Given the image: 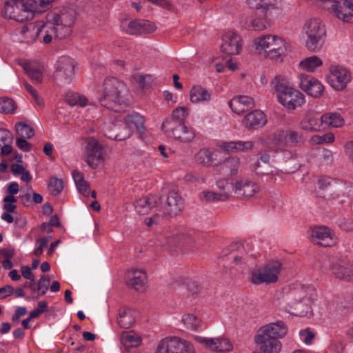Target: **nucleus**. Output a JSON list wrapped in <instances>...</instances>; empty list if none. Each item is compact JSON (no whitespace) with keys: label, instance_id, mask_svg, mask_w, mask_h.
Returning <instances> with one entry per match:
<instances>
[{"label":"nucleus","instance_id":"nucleus-22","mask_svg":"<svg viewBox=\"0 0 353 353\" xmlns=\"http://www.w3.org/2000/svg\"><path fill=\"white\" fill-rule=\"evenodd\" d=\"M226 263L231 268L238 267L239 270L243 272L246 270V267H249L253 262L254 258L248 256L245 253H238L232 252L225 257Z\"/></svg>","mask_w":353,"mask_h":353},{"label":"nucleus","instance_id":"nucleus-8","mask_svg":"<svg viewBox=\"0 0 353 353\" xmlns=\"http://www.w3.org/2000/svg\"><path fill=\"white\" fill-rule=\"evenodd\" d=\"M281 270V263L274 261L252 272L250 281L254 284L272 283L278 280Z\"/></svg>","mask_w":353,"mask_h":353},{"label":"nucleus","instance_id":"nucleus-4","mask_svg":"<svg viewBox=\"0 0 353 353\" xmlns=\"http://www.w3.org/2000/svg\"><path fill=\"white\" fill-rule=\"evenodd\" d=\"M101 95L99 101L101 105L115 112L125 111L128 104L125 97L126 88L125 84L116 78L106 79L101 90Z\"/></svg>","mask_w":353,"mask_h":353},{"label":"nucleus","instance_id":"nucleus-46","mask_svg":"<svg viewBox=\"0 0 353 353\" xmlns=\"http://www.w3.org/2000/svg\"><path fill=\"white\" fill-rule=\"evenodd\" d=\"M255 15L256 17L250 22V26L253 30L262 31L270 26V23L268 20V15L261 14Z\"/></svg>","mask_w":353,"mask_h":353},{"label":"nucleus","instance_id":"nucleus-7","mask_svg":"<svg viewBox=\"0 0 353 353\" xmlns=\"http://www.w3.org/2000/svg\"><path fill=\"white\" fill-rule=\"evenodd\" d=\"M47 19L58 32V38L63 39L70 34L76 19V12L72 8H62L48 14Z\"/></svg>","mask_w":353,"mask_h":353},{"label":"nucleus","instance_id":"nucleus-45","mask_svg":"<svg viewBox=\"0 0 353 353\" xmlns=\"http://www.w3.org/2000/svg\"><path fill=\"white\" fill-rule=\"evenodd\" d=\"M121 341L125 348L128 349L139 345L141 343V339L137 333L130 331L122 334Z\"/></svg>","mask_w":353,"mask_h":353},{"label":"nucleus","instance_id":"nucleus-31","mask_svg":"<svg viewBox=\"0 0 353 353\" xmlns=\"http://www.w3.org/2000/svg\"><path fill=\"white\" fill-rule=\"evenodd\" d=\"M145 119L139 113L132 112L124 118V124L126 128H129L132 134L133 130L137 129L139 134H143L145 131Z\"/></svg>","mask_w":353,"mask_h":353},{"label":"nucleus","instance_id":"nucleus-3","mask_svg":"<svg viewBox=\"0 0 353 353\" xmlns=\"http://www.w3.org/2000/svg\"><path fill=\"white\" fill-rule=\"evenodd\" d=\"M288 327L281 321L261 327L254 336V342L263 353H279L282 345L279 338L284 337Z\"/></svg>","mask_w":353,"mask_h":353},{"label":"nucleus","instance_id":"nucleus-29","mask_svg":"<svg viewBox=\"0 0 353 353\" xmlns=\"http://www.w3.org/2000/svg\"><path fill=\"white\" fill-rule=\"evenodd\" d=\"M229 105L234 113L241 114L254 108V101L248 96H238L229 101Z\"/></svg>","mask_w":353,"mask_h":353},{"label":"nucleus","instance_id":"nucleus-20","mask_svg":"<svg viewBox=\"0 0 353 353\" xmlns=\"http://www.w3.org/2000/svg\"><path fill=\"white\" fill-rule=\"evenodd\" d=\"M35 26L37 39L40 42L48 44L52 41L53 38H58V32L48 19L47 23H44L42 21H39L35 23Z\"/></svg>","mask_w":353,"mask_h":353},{"label":"nucleus","instance_id":"nucleus-10","mask_svg":"<svg viewBox=\"0 0 353 353\" xmlns=\"http://www.w3.org/2000/svg\"><path fill=\"white\" fill-rule=\"evenodd\" d=\"M323 6L330 5L329 11L345 23H353V0H319Z\"/></svg>","mask_w":353,"mask_h":353},{"label":"nucleus","instance_id":"nucleus-15","mask_svg":"<svg viewBox=\"0 0 353 353\" xmlns=\"http://www.w3.org/2000/svg\"><path fill=\"white\" fill-rule=\"evenodd\" d=\"M194 339L206 348L214 352H228L233 349V345L230 341L223 336L206 338L196 336Z\"/></svg>","mask_w":353,"mask_h":353},{"label":"nucleus","instance_id":"nucleus-49","mask_svg":"<svg viewBox=\"0 0 353 353\" xmlns=\"http://www.w3.org/2000/svg\"><path fill=\"white\" fill-rule=\"evenodd\" d=\"M72 177L78 190L85 196H88L89 184L84 180L83 174L79 171L72 172Z\"/></svg>","mask_w":353,"mask_h":353},{"label":"nucleus","instance_id":"nucleus-33","mask_svg":"<svg viewBox=\"0 0 353 353\" xmlns=\"http://www.w3.org/2000/svg\"><path fill=\"white\" fill-rule=\"evenodd\" d=\"M190 99L196 104L208 103L211 100V93L207 88L196 85L190 91Z\"/></svg>","mask_w":353,"mask_h":353},{"label":"nucleus","instance_id":"nucleus-57","mask_svg":"<svg viewBox=\"0 0 353 353\" xmlns=\"http://www.w3.org/2000/svg\"><path fill=\"white\" fill-rule=\"evenodd\" d=\"M16 202L17 199L13 195H6L3 198V210L6 212H13L17 208Z\"/></svg>","mask_w":353,"mask_h":353},{"label":"nucleus","instance_id":"nucleus-60","mask_svg":"<svg viewBox=\"0 0 353 353\" xmlns=\"http://www.w3.org/2000/svg\"><path fill=\"white\" fill-rule=\"evenodd\" d=\"M149 2L157 5L162 8L166 9L169 11L175 12L176 8L170 2L167 0H148Z\"/></svg>","mask_w":353,"mask_h":353},{"label":"nucleus","instance_id":"nucleus-9","mask_svg":"<svg viewBox=\"0 0 353 353\" xmlns=\"http://www.w3.org/2000/svg\"><path fill=\"white\" fill-rule=\"evenodd\" d=\"M83 158L87 164L93 169L97 168L104 161V149L97 139L93 137L86 139Z\"/></svg>","mask_w":353,"mask_h":353},{"label":"nucleus","instance_id":"nucleus-25","mask_svg":"<svg viewBox=\"0 0 353 353\" xmlns=\"http://www.w3.org/2000/svg\"><path fill=\"white\" fill-rule=\"evenodd\" d=\"M267 123V118L263 112L254 110L247 114L242 121L245 128L248 130L258 129L264 126Z\"/></svg>","mask_w":353,"mask_h":353},{"label":"nucleus","instance_id":"nucleus-16","mask_svg":"<svg viewBox=\"0 0 353 353\" xmlns=\"http://www.w3.org/2000/svg\"><path fill=\"white\" fill-rule=\"evenodd\" d=\"M312 241L323 247H331L336 244L337 239L334 232L327 227L319 226L312 230Z\"/></svg>","mask_w":353,"mask_h":353},{"label":"nucleus","instance_id":"nucleus-30","mask_svg":"<svg viewBox=\"0 0 353 353\" xmlns=\"http://www.w3.org/2000/svg\"><path fill=\"white\" fill-rule=\"evenodd\" d=\"M241 168V159L237 157H230L217 166L216 171L225 176L236 175Z\"/></svg>","mask_w":353,"mask_h":353},{"label":"nucleus","instance_id":"nucleus-28","mask_svg":"<svg viewBox=\"0 0 353 353\" xmlns=\"http://www.w3.org/2000/svg\"><path fill=\"white\" fill-rule=\"evenodd\" d=\"M126 283L128 285L139 290L143 287L147 281L146 273L143 270L132 268L125 275Z\"/></svg>","mask_w":353,"mask_h":353},{"label":"nucleus","instance_id":"nucleus-36","mask_svg":"<svg viewBox=\"0 0 353 353\" xmlns=\"http://www.w3.org/2000/svg\"><path fill=\"white\" fill-rule=\"evenodd\" d=\"M254 147V142L252 141H237L224 142L222 145L223 150L228 152H244L252 150Z\"/></svg>","mask_w":353,"mask_h":353},{"label":"nucleus","instance_id":"nucleus-17","mask_svg":"<svg viewBox=\"0 0 353 353\" xmlns=\"http://www.w3.org/2000/svg\"><path fill=\"white\" fill-rule=\"evenodd\" d=\"M75 61L69 57H60L56 63V75L61 81L70 83L74 77Z\"/></svg>","mask_w":353,"mask_h":353},{"label":"nucleus","instance_id":"nucleus-44","mask_svg":"<svg viewBox=\"0 0 353 353\" xmlns=\"http://www.w3.org/2000/svg\"><path fill=\"white\" fill-rule=\"evenodd\" d=\"M134 316L129 309L121 310L118 317V323L120 327L128 329L134 323Z\"/></svg>","mask_w":353,"mask_h":353},{"label":"nucleus","instance_id":"nucleus-24","mask_svg":"<svg viewBox=\"0 0 353 353\" xmlns=\"http://www.w3.org/2000/svg\"><path fill=\"white\" fill-rule=\"evenodd\" d=\"M169 132H172L176 140L183 143L191 142L196 137L194 129L185 125L184 123H178L177 125L170 128Z\"/></svg>","mask_w":353,"mask_h":353},{"label":"nucleus","instance_id":"nucleus-54","mask_svg":"<svg viewBox=\"0 0 353 353\" xmlns=\"http://www.w3.org/2000/svg\"><path fill=\"white\" fill-rule=\"evenodd\" d=\"M270 156L268 154H261V157H260V160L261 161H262L263 163L265 164V167L267 168L266 169H263L261 165H260V162L259 161H257L254 166V172L259 174V175H264V174H270L272 173V172H269L268 171V169L269 168V161H270Z\"/></svg>","mask_w":353,"mask_h":353},{"label":"nucleus","instance_id":"nucleus-62","mask_svg":"<svg viewBox=\"0 0 353 353\" xmlns=\"http://www.w3.org/2000/svg\"><path fill=\"white\" fill-rule=\"evenodd\" d=\"M48 243V239L46 238H41L36 242L37 247L34 250V254L40 256L43 253V248L46 247Z\"/></svg>","mask_w":353,"mask_h":353},{"label":"nucleus","instance_id":"nucleus-63","mask_svg":"<svg viewBox=\"0 0 353 353\" xmlns=\"http://www.w3.org/2000/svg\"><path fill=\"white\" fill-rule=\"evenodd\" d=\"M17 146L24 152H28L32 148V145L29 143L24 138H18L16 140Z\"/></svg>","mask_w":353,"mask_h":353},{"label":"nucleus","instance_id":"nucleus-19","mask_svg":"<svg viewBox=\"0 0 353 353\" xmlns=\"http://www.w3.org/2000/svg\"><path fill=\"white\" fill-rule=\"evenodd\" d=\"M232 192L237 197H251L258 191V185L253 181L245 179L239 178L231 184Z\"/></svg>","mask_w":353,"mask_h":353},{"label":"nucleus","instance_id":"nucleus-32","mask_svg":"<svg viewBox=\"0 0 353 353\" xmlns=\"http://www.w3.org/2000/svg\"><path fill=\"white\" fill-rule=\"evenodd\" d=\"M302 130L308 132H318L323 130L322 116L319 117L314 114H307L301 121Z\"/></svg>","mask_w":353,"mask_h":353},{"label":"nucleus","instance_id":"nucleus-51","mask_svg":"<svg viewBox=\"0 0 353 353\" xmlns=\"http://www.w3.org/2000/svg\"><path fill=\"white\" fill-rule=\"evenodd\" d=\"M185 325L190 330H197L201 326V321L192 314H185L182 317Z\"/></svg>","mask_w":353,"mask_h":353},{"label":"nucleus","instance_id":"nucleus-6","mask_svg":"<svg viewBox=\"0 0 353 353\" xmlns=\"http://www.w3.org/2000/svg\"><path fill=\"white\" fill-rule=\"evenodd\" d=\"M302 32L306 37L305 45L308 50L317 52L322 49L326 37V27L321 19L314 17L307 20Z\"/></svg>","mask_w":353,"mask_h":353},{"label":"nucleus","instance_id":"nucleus-58","mask_svg":"<svg viewBox=\"0 0 353 353\" xmlns=\"http://www.w3.org/2000/svg\"><path fill=\"white\" fill-rule=\"evenodd\" d=\"M132 78L134 81L141 88L145 87L147 83H150L153 80V77L151 74H134Z\"/></svg>","mask_w":353,"mask_h":353},{"label":"nucleus","instance_id":"nucleus-47","mask_svg":"<svg viewBox=\"0 0 353 353\" xmlns=\"http://www.w3.org/2000/svg\"><path fill=\"white\" fill-rule=\"evenodd\" d=\"M180 243L192 250H200L203 247V241L199 238H195L190 235H182L179 238Z\"/></svg>","mask_w":353,"mask_h":353},{"label":"nucleus","instance_id":"nucleus-48","mask_svg":"<svg viewBox=\"0 0 353 353\" xmlns=\"http://www.w3.org/2000/svg\"><path fill=\"white\" fill-rule=\"evenodd\" d=\"M319 188L323 190L330 188L332 191H334V194L339 195L338 193L341 191V185L336 183L332 179L328 176H322L319 178Z\"/></svg>","mask_w":353,"mask_h":353},{"label":"nucleus","instance_id":"nucleus-40","mask_svg":"<svg viewBox=\"0 0 353 353\" xmlns=\"http://www.w3.org/2000/svg\"><path fill=\"white\" fill-rule=\"evenodd\" d=\"M21 41L23 43H32L37 39V31L35 23H29L23 26L19 30Z\"/></svg>","mask_w":353,"mask_h":353},{"label":"nucleus","instance_id":"nucleus-37","mask_svg":"<svg viewBox=\"0 0 353 353\" xmlns=\"http://www.w3.org/2000/svg\"><path fill=\"white\" fill-rule=\"evenodd\" d=\"M231 196V192L229 190H226L225 188H223V190L220 192H214L212 191H203L199 194V197L201 200L208 202L225 201L228 199Z\"/></svg>","mask_w":353,"mask_h":353},{"label":"nucleus","instance_id":"nucleus-23","mask_svg":"<svg viewBox=\"0 0 353 353\" xmlns=\"http://www.w3.org/2000/svg\"><path fill=\"white\" fill-rule=\"evenodd\" d=\"M165 211L170 216H176L183 208V199L175 190L170 191L163 206Z\"/></svg>","mask_w":353,"mask_h":353},{"label":"nucleus","instance_id":"nucleus-12","mask_svg":"<svg viewBox=\"0 0 353 353\" xmlns=\"http://www.w3.org/2000/svg\"><path fill=\"white\" fill-rule=\"evenodd\" d=\"M120 27L124 32L130 35L149 34L157 30L155 23L143 19H135L132 21L123 19L120 22Z\"/></svg>","mask_w":353,"mask_h":353},{"label":"nucleus","instance_id":"nucleus-52","mask_svg":"<svg viewBox=\"0 0 353 353\" xmlns=\"http://www.w3.org/2000/svg\"><path fill=\"white\" fill-rule=\"evenodd\" d=\"M17 103L10 98H0V112L3 114H13L17 109Z\"/></svg>","mask_w":353,"mask_h":353},{"label":"nucleus","instance_id":"nucleus-21","mask_svg":"<svg viewBox=\"0 0 353 353\" xmlns=\"http://www.w3.org/2000/svg\"><path fill=\"white\" fill-rule=\"evenodd\" d=\"M104 134L110 139L123 141L131 136V131L129 128H126L125 124L111 123L105 126Z\"/></svg>","mask_w":353,"mask_h":353},{"label":"nucleus","instance_id":"nucleus-1","mask_svg":"<svg viewBox=\"0 0 353 353\" xmlns=\"http://www.w3.org/2000/svg\"><path fill=\"white\" fill-rule=\"evenodd\" d=\"M253 46L259 55L276 62H281L290 51L289 43L277 34H262L253 41Z\"/></svg>","mask_w":353,"mask_h":353},{"label":"nucleus","instance_id":"nucleus-11","mask_svg":"<svg viewBox=\"0 0 353 353\" xmlns=\"http://www.w3.org/2000/svg\"><path fill=\"white\" fill-rule=\"evenodd\" d=\"M194 345L179 337L165 338L159 343L156 353H194Z\"/></svg>","mask_w":353,"mask_h":353},{"label":"nucleus","instance_id":"nucleus-18","mask_svg":"<svg viewBox=\"0 0 353 353\" xmlns=\"http://www.w3.org/2000/svg\"><path fill=\"white\" fill-rule=\"evenodd\" d=\"M299 80V87L308 95L314 98H319L322 96L324 86L320 81L303 73L300 74Z\"/></svg>","mask_w":353,"mask_h":353},{"label":"nucleus","instance_id":"nucleus-53","mask_svg":"<svg viewBox=\"0 0 353 353\" xmlns=\"http://www.w3.org/2000/svg\"><path fill=\"white\" fill-rule=\"evenodd\" d=\"M11 172L15 176L21 174V179L26 182H29L32 180V176L28 171H26L25 168L20 164L14 163L11 166Z\"/></svg>","mask_w":353,"mask_h":353},{"label":"nucleus","instance_id":"nucleus-61","mask_svg":"<svg viewBox=\"0 0 353 353\" xmlns=\"http://www.w3.org/2000/svg\"><path fill=\"white\" fill-rule=\"evenodd\" d=\"M300 336L303 341L307 345H310L314 338V333L309 330H301L300 332Z\"/></svg>","mask_w":353,"mask_h":353},{"label":"nucleus","instance_id":"nucleus-13","mask_svg":"<svg viewBox=\"0 0 353 353\" xmlns=\"http://www.w3.org/2000/svg\"><path fill=\"white\" fill-rule=\"evenodd\" d=\"M327 79L330 85L338 91L343 90L351 81L352 76L349 70L340 65L331 66Z\"/></svg>","mask_w":353,"mask_h":353},{"label":"nucleus","instance_id":"nucleus-27","mask_svg":"<svg viewBox=\"0 0 353 353\" xmlns=\"http://www.w3.org/2000/svg\"><path fill=\"white\" fill-rule=\"evenodd\" d=\"M330 271L334 276L341 280L353 279V265L345 261H337L333 263Z\"/></svg>","mask_w":353,"mask_h":353},{"label":"nucleus","instance_id":"nucleus-59","mask_svg":"<svg viewBox=\"0 0 353 353\" xmlns=\"http://www.w3.org/2000/svg\"><path fill=\"white\" fill-rule=\"evenodd\" d=\"M23 85L26 90L31 94L37 105L43 106L44 105L43 100L39 97L37 91L26 81L23 83Z\"/></svg>","mask_w":353,"mask_h":353},{"label":"nucleus","instance_id":"nucleus-64","mask_svg":"<svg viewBox=\"0 0 353 353\" xmlns=\"http://www.w3.org/2000/svg\"><path fill=\"white\" fill-rule=\"evenodd\" d=\"M185 179L188 182H199V183H205L206 177L203 175H194L192 174H187L185 176Z\"/></svg>","mask_w":353,"mask_h":353},{"label":"nucleus","instance_id":"nucleus-39","mask_svg":"<svg viewBox=\"0 0 353 353\" xmlns=\"http://www.w3.org/2000/svg\"><path fill=\"white\" fill-rule=\"evenodd\" d=\"M323 130L327 128H340L344 124V119L339 113L327 112L322 115Z\"/></svg>","mask_w":353,"mask_h":353},{"label":"nucleus","instance_id":"nucleus-26","mask_svg":"<svg viewBox=\"0 0 353 353\" xmlns=\"http://www.w3.org/2000/svg\"><path fill=\"white\" fill-rule=\"evenodd\" d=\"M276 0H246L248 8L255 14H261L268 15L269 12L274 9Z\"/></svg>","mask_w":353,"mask_h":353},{"label":"nucleus","instance_id":"nucleus-14","mask_svg":"<svg viewBox=\"0 0 353 353\" xmlns=\"http://www.w3.org/2000/svg\"><path fill=\"white\" fill-rule=\"evenodd\" d=\"M221 48L225 54L229 55L239 54L242 50V39L241 36L233 30L225 32L222 37Z\"/></svg>","mask_w":353,"mask_h":353},{"label":"nucleus","instance_id":"nucleus-41","mask_svg":"<svg viewBox=\"0 0 353 353\" xmlns=\"http://www.w3.org/2000/svg\"><path fill=\"white\" fill-rule=\"evenodd\" d=\"M26 73L37 83H41L43 80L44 68L43 65L36 64H27L24 67Z\"/></svg>","mask_w":353,"mask_h":353},{"label":"nucleus","instance_id":"nucleus-2","mask_svg":"<svg viewBox=\"0 0 353 353\" xmlns=\"http://www.w3.org/2000/svg\"><path fill=\"white\" fill-rule=\"evenodd\" d=\"M54 0H11L5 3L4 17L23 22L33 17L34 12L49 9Z\"/></svg>","mask_w":353,"mask_h":353},{"label":"nucleus","instance_id":"nucleus-43","mask_svg":"<svg viewBox=\"0 0 353 353\" xmlns=\"http://www.w3.org/2000/svg\"><path fill=\"white\" fill-rule=\"evenodd\" d=\"M212 156V151L208 148H202L196 152L195 159L198 163L210 167L214 163Z\"/></svg>","mask_w":353,"mask_h":353},{"label":"nucleus","instance_id":"nucleus-35","mask_svg":"<svg viewBox=\"0 0 353 353\" xmlns=\"http://www.w3.org/2000/svg\"><path fill=\"white\" fill-rule=\"evenodd\" d=\"M277 137L278 141L283 139V143L285 147L298 146L303 143L302 134L292 130L281 132L275 135V139Z\"/></svg>","mask_w":353,"mask_h":353},{"label":"nucleus","instance_id":"nucleus-56","mask_svg":"<svg viewBox=\"0 0 353 353\" xmlns=\"http://www.w3.org/2000/svg\"><path fill=\"white\" fill-rule=\"evenodd\" d=\"M50 283V278L48 275L42 276L38 281L37 291L39 295L43 296L48 290Z\"/></svg>","mask_w":353,"mask_h":353},{"label":"nucleus","instance_id":"nucleus-34","mask_svg":"<svg viewBox=\"0 0 353 353\" xmlns=\"http://www.w3.org/2000/svg\"><path fill=\"white\" fill-rule=\"evenodd\" d=\"M187 116V109L185 108H178L173 110L170 119L163 121L161 128L165 132L170 131V128L177 125L178 123H183V121Z\"/></svg>","mask_w":353,"mask_h":353},{"label":"nucleus","instance_id":"nucleus-42","mask_svg":"<svg viewBox=\"0 0 353 353\" xmlns=\"http://www.w3.org/2000/svg\"><path fill=\"white\" fill-rule=\"evenodd\" d=\"M323 65V61L317 56L313 55L301 60L299 66L308 72H313Z\"/></svg>","mask_w":353,"mask_h":353},{"label":"nucleus","instance_id":"nucleus-38","mask_svg":"<svg viewBox=\"0 0 353 353\" xmlns=\"http://www.w3.org/2000/svg\"><path fill=\"white\" fill-rule=\"evenodd\" d=\"M155 204L156 198L154 196H143L135 201L134 208L139 214L145 215L150 211Z\"/></svg>","mask_w":353,"mask_h":353},{"label":"nucleus","instance_id":"nucleus-5","mask_svg":"<svg viewBox=\"0 0 353 353\" xmlns=\"http://www.w3.org/2000/svg\"><path fill=\"white\" fill-rule=\"evenodd\" d=\"M271 88L276 92L279 102L288 110L300 107L305 101L304 95L290 85L288 80L281 75L272 80Z\"/></svg>","mask_w":353,"mask_h":353},{"label":"nucleus","instance_id":"nucleus-50","mask_svg":"<svg viewBox=\"0 0 353 353\" xmlns=\"http://www.w3.org/2000/svg\"><path fill=\"white\" fill-rule=\"evenodd\" d=\"M15 130L19 138L31 139L34 136V131L29 125L23 122L15 124Z\"/></svg>","mask_w":353,"mask_h":353},{"label":"nucleus","instance_id":"nucleus-55","mask_svg":"<svg viewBox=\"0 0 353 353\" xmlns=\"http://www.w3.org/2000/svg\"><path fill=\"white\" fill-rule=\"evenodd\" d=\"M63 188V183L61 179L56 177H52L50 179L48 190L49 192L54 196L58 195L61 193Z\"/></svg>","mask_w":353,"mask_h":353}]
</instances>
